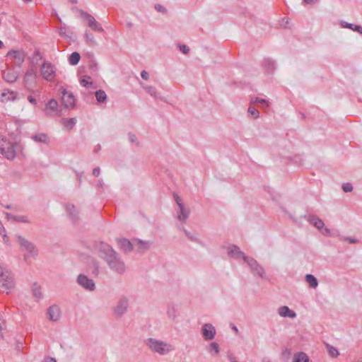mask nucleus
<instances>
[{
  "label": "nucleus",
  "instance_id": "1",
  "mask_svg": "<svg viewBox=\"0 0 362 362\" xmlns=\"http://www.w3.org/2000/svg\"><path fill=\"white\" fill-rule=\"evenodd\" d=\"M98 256L108 265L109 268L119 274L125 272L124 262L121 259L118 253L108 244L101 242L97 246Z\"/></svg>",
  "mask_w": 362,
  "mask_h": 362
},
{
  "label": "nucleus",
  "instance_id": "2",
  "mask_svg": "<svg viewBox=\"0 0 362 362\" xmlns=\"http://www.w3.org/2000/svg\"><path fill=\"white\" fill-rule=\"evenodd\" d=\"M22 151L18 143H11L6 136L0 134V152L8 160H13L17 153Z\"/></svg>",
  "mask_w": 362,
  "mask_h": 362
},
{
  "label": "nucleus",
  "instance_id": "3",
  "mask_svg": "<svg viewBox=\"0 0 362 362\" xmlns=\"http://www.w3.org/2000/svg\"><path fill=\"white\" fill-rule=\"evenodd\" d=\"M148 349L160 355H165L173 350L171 344L154 338H148L145 341Z\"/></svg>",
  "mask_w": 362,
  "mask_h": 362
},
{
  "label": "nucleus",
  "instance_id": "4",
  "mask_svg": "<svg viewBox=\"0 0 362 362\" xmlns=\"http://www.w3.org/2000/svg\"><path fill=\"white\" fill-rule=\"evenodd\" d=\"M18 242L22 250H25L27 252L24 255L25 261H28L30 257H36L38 254V250L34 243L26 240L21 235L17 236Z\"/></svg>",
  "mask_w": 362,
  "mask_h": 362
},
{
  "label": "nucleus",
  "instance_id": "5",
  "mask_svg": "<svg viewBox=\"0 0 362 362\" xmlns=\"http://www.w3.org/2000/svg\"><path fill=\"white\" fill-rule=\"evenodd\" d=\"M14 281L13 276L8 272H4L0 267V291L8 293L13 288Z\"/></svg>",
  "mask_w": 362,
  "mask_h": 362
},
{
  "label": "nucleus",
  "instance_id": "6",
  "mask_svg": "<svg viewBox=\"0 0 362 362\" xmlns=\"http://www.w3.org/2000/svg\"><path fill=\"white\" fill-rule=\"evenodd\" d=\"M244 261L248 264L253 276H259L262 279H264L266 277V273L264 268L253 257L244 256Z\"/></svg>",
  "mask_w": 362,
  "mask_h": 362
},
{
  "label": "nucleus",
  "instance_id": "7",
  "mask_svg": "<svg viewBox=\"0 0 362 362\" xmlns=\"http://www.w3.org/2000/svg\"><path fill=\"white\" fill-rule=\"evenodd\" d=\"M78 11L81 16L88 22V26L90 27L92 30L100 33L104 31L101 25L95 21V18L92 15L81 9H79Z\"/></svg>",
  "mask_w": 362,
  "mask_h": 362
},
{
  "label": "nucleus",
  "instance_id": "8",
  "mask_svg": "<svg viewBox=\"0 0 362 362\" xmlns=\"http://www.w3.org/2000/svg\"><path fill=\"white\" fill-rule=\"evenodd\" d=\"M77 283L86 290L92 291L95 288V284L93 279H89L85 274H79L77 277Z\"/></svg>",
  "mask_w": 362,
  "mask_h": 362
},
{
  "label": "nucleus",
  "instance_id": "9",
  "mask_svg": "<svg viewBox=\"0 0 362 362\" xmlns=\"http://www.w3.org/2000/svg\"><path fill=\"white\" fill-rule=\"evenodd\" d=\"M41 75L47 81H52L55 74L51 63L44 62L41 66Z\"/></svg>",
  "mask_w": 362,
  "mask_h": 362
},
{
  "label": "nucleus",
  "instance_id": "10",
  "mask_svg": "<svg viewBox=\"0 0 362 362\" xmlns=\"http://www.w3.org/2000/svg\"><path fill=\"white\" fill-rule=\"evenodd\" d=\"M62 93V100L64 107L66 108H74L75 107L76 103V100L74 95L71 93L68 92L65 89H63Z\"/></svg>",
  "mask_w": 362,
  "mask_h": 362
},
{
  "label": "nucleus",
  "instance_id": "11",
  "mask_svg": "<svg viewBox=\"0 0 362 362\" xmlns=\"http://www.w3.org/2000/svg\"><path fill=\"white\" fill-rule=\"evenodd\" d=\"M202 333L205 340H211L215 337L216 329L211 324H205L202 328Z\"/></svg>",
  "mask_w": 362,
  "mask_h": 362
},
{
  "label": "nucleus",
  "instance_id": "12",
  "mask_svg": "<svg viewBox=\"0 0 362 362\" xmlns=\"http://www.w3.org/2000/svg\"><path fill=\"white\" fill-rule=\"evenodd\" d=\"M36 81V72L33 69H29L24 76V86L26 88L32 87Z\"/></svg>",
  "mask_w": 362,
  "mask_h": 362
},
{
  "label": "nucleus",
  "instance_id": "13",
  "mask_svg": "<svg viewBox=\"0 0 362 362\" xmlns=\"http://www.w3.org/2000/svg\"><path fill=\"white\" fill-rule=\"evenodd\" d=\"M2 77L8 83H14L18 78V72L8 68L2 71Z\"/></svg>",
  "mask_w": 362,
  "mask_h": 362
},
{
  "label": "nucleus",
  "instance_id": "14",
  "mask_svg": "<svg viewBox=\"0 0 362 362\" xmlns=\"http://www.w3.org/2000/svg\"><path fill=\"white\" fill-rule=\"evenodd\" d=\"M129 306V300L125 297L119 299L117 305L115 308V312L118 315H122L125 313Z\"/></svg>",
  "mask_w": 362,
  "mask_h": 362
},
{
  "label": "nucleus",
  "instance_id": "15",
  "mask_svg": "<svg viewBox=\"0 0 362 362\" xmlns=\"http://www.w3.org/2000/svg\"><path fill=\"white\" fill-rule=\"evenodd\" d=\"M7 57H13L16 62V64L20 66L25 60V54L23 51L11 49L7 53Z\"/></svg>",
  "mask_w": 362,
  "mask_h": 362
},
{
  "label": "nucleus",
  "instance_id": "16",
  "mask_svg": "<svg viewBox=\"0 0 362 362\" xmlns=\"http://www.w3.org/2000/svg\"><path fill=\"white\" fill-rule=\"evenodd\" d=\"M66 209L72 223H77L79 220V216L78 211L76 210V206L73 204H67L66 205Z\"/></svg>",
  "mask_w": 362,
  "mask_h": 362
},
{
  "label": "nucleus",
  "instance_id": "17",
  "mask_svg": "<svg viewBox=\"0 0 362 362\" xmlns=\"http://www.w3.org/2000/svg\"><path fill=\"white\" fill-rule=\"evenodd\" d=\"M228 255L236 259L243 258V260L244 256H246L245 253L240 250V247L235 245H232L228 247Z\"/></svg>",
  "mask_w": 362,
  "mask_h": 362
},
{
  "label": "nucleus",
  "instance_id": "18",
  "mask_svg": "<svg viewBox=\"0 0 362 362\" xmlns=\"http://www.w3.org/2000/svg\"><path fill=\"white\" fill-rule=\"evenodd\" d=\"M117 243L119 247L125 253H129L133 250V245L128 239H118Z\"/></svg>",
  "mask_w": 362,
  "mask_h": 362
},
{
  "label": "nucleus",
  "instance_id": "19",
  "mask_svg": "<svg viewBox=\"0 0 362 362\" xmlns=\"http://www.w3.org/2000/svg\"><path fill=\"white\" fill-rule=\"evenodd\" d=\"M178 207L180 211L177 212V218L181 221L186 222L189 216L190 210L186 208L185 204H179Z\"/></svg>",
  "mask_w": 362,
  "mask_h": 362
},
{
  "label": "nucleus",
  "instance_id": "20",
  "mask_svg": "<svg viewBox=\"0 0 362 362\" xmlns=\"http://www.w3.org/2000/svg\"><path fill=\"white\" fill-rule=\"evenodd\" d=\"M17 98V93L9 90H5L1 93V98L0 101L2 103L7 102L9 100L14 101Z\"/></svg>",
  "mask_w": 362,
  "mask_h": 362
},
{
  "label": "nucleus",
  "instance_id": "21",
  "mask_svg": "<svg viewBox=\"0 0 362 362\" xmlns=\"http://www.w3.org/2000/svg\"><path fill=\"white\" fill-rule=\"evenodd\" d=\"M308 221L318 230L322 229L325 226L323 221L315 215L310 216Z\"/></svg>",
  "mask_w": 362,
  "mask_h": 362
},
{
  "label": "nucleus",
  "instance_id": "22",
  "mask_svg": "<svg viewBox=\"0 0 362 362\" xmlns=\"http://www.w3.org/2000/svg\"><path fill=\"white\" fill-rule=\"evenodd\" d=\"M278 313L281 317H296V313L286 305L280 307Z\"/></svg>",
  "mask_w": 362,
  "mask_h": 362
},
{
  "label": "nucleus",
  "instance_id": "23",
  "mask_svg": "<svg viewBox=\"0 0 362 362\" xmlns=\"http://www.w3.org/2000/svg\"><path fill=\"white\" fill-rule=\"evenodd\" d=\"M47 317H59L61 315V310L59 305H52L49 306L47 311Z\"/></svg>",
  "mask_w": 362,
  "mask_h": 362
},
{
  "label": "nucleus",
  "instance_id": "24",
  "mask_svg": "<svg viewBox=\"0 0 362 362\" xmlns=\"http://www.w3.org/2000/svg\"><path fill=\"white\" fill-rule=\"evenodd\" d=\"M31 139L37 143L48 144L49 138L48 136L45 133H39L34 134L31 136Z\"/></svg>",
  "mask_w": 362,
  "mask_h": 362
},
{
  "label": "nucleus",
  "instance_id": "25",
  "mask_svg": "<svg viewBox=\"0 0 362 362\" xmlns=\"http://www.w3.org/2000/svg\"><path fill=\"white\" fill-rule=\"evenodd\" d=\"M305 279L306 282L309 284V286L311 288H315L316 287H317L318 281L314 275L308 274L305 275Z\"/></svg>",
  "mask_w": 362,
  "mask_h": 362
},
{
  "label": "nucleus",
  "instance_id": "26",
  "mask_svg": "<svg viewBox=\"0 0 362 362\" xmlns=\"http://www.w3.org/2000/svg\"><path fill=\"white\" fill-rule=\"evenodd\" d=\"M84 37L86 42L88 46L94 47L97 45V42L95 41L93 35L88 31L85 32Z\"/></svg>",
  "mask_w": 362,
  "mask_h": 362
},
{
  "label": "nucleus",
  "instance_id": "27",
  "mask_svg": "<svg viewBox=\"0 0 362 362\" xmlns=\"http://www.w3.org/2000/svg\"><path fill=\"white\" fill-rule=\"evenodd\" d=\"M263 64L265 69L268 72H272L275 69L274 62L270 58L264 59Z\"/></svg>",
  "mask_w": 362,
  "mask_h": 362
},
{
  "label": "nucleus",
  "instance_id": "28",
  "mask_svg": "<svg viewBox=\"0 0 362 362\" xmlns=\"http://www.w3.org/2000/svg\"><path fill=\"white\" fill-rule=\"evenodd\" d=\"M81 55L77 52H72L69 57V62L71 65H76L78 64Z\"/></svg>",
  "mask_w": 362,
  "mask_h": 362
},
{
  "label": "nucleus",
  "instance_id": "29",
  "mask_svg": "<svg viewBox=\"0 0 362 362\" xmlns=\"http://www.w3.org/2000/svg\"><path fill=\"white\" fill-rule=\"evenodd\" d=\"M342 26L344 28L351 29L355 32H358L360 34H362V27L361 25H354L346 22H342Z\"/></svg>",
  "mask_w": 362,
  "mask_h": 362
},
{
  "label": "nucleus",
  "instance_id": "30",
  "mask_svg": "<svg viewBox=\"0 0 362 362\" xmlns=\"http://www.w3.org/2000/svg\"><path fill=\"white\" fill-rule=\"evenodd\" d=\"M308 356L303 352H299L295 354L293 358V362H308Z\"/></svg>",
  "mask_w": 362,
  "mask_h": 362
},
{
  "label": "nucleus",
  "instance_id": "31",
  "mask_svg": "<svg viewBox=\"0 0 362 362\" xmlns=\"http://www.w3.org/2000/svg\"><path fill=\"white\" fill-rule=\"evenodd\" d=\"M96 100L98 103H103L107 99V95L103 90H99L95 92Z\"/></svg>",
  "mask_w": 362,
  "mask_h": 362
},
{
  "label": "nucleus",
  "instance_id": "32",
  "mask_svg": "<svg viewBox=\"0 0 362 362\" xmlns=\"http://www.w3.org/2000/svg\"><path fill=\"white\" fill-rule=\"evenodd\" d=\"M143 88L149 95H151L153 98H159V93L156 91V89L153 86H143Z\"/></svg>",
  "mask_w": 362,
  "mask_h": 362
},
{
  "label": "nucleus",
  "instance_id": "33",
  "mask_svg": "<svg viewBox=\"0 0 362 362\" xmlns=\"http://www.w3.org/2000/svg\"><path fill=\"white\" fill-rule=\"evenodd\" d=\"M138 250H148L151 246V243L149 241H143L138 240H136Z\"/></svg>",
  "mask_w": 362,
  "mask_h": 362
},
{
  "label": "nucleus",
  "instance_id": "34",
  "mask_svg": "<svg viewBox=\"0 0 362 362\" xmlns=\"http://www.w3.org/2000/svg\"><path fill=\"white\" fill-rule=\"evenodd\" d=\"M326 347H327V350L331 357L336 358L339 356V351L335 347H334L328 344H326Z\"/></svg>",
  "mask_w": 362,
  "mask_h": 362
},
{
  "label": "nucleus",
  "instance_id": "35",
  "mask_svg": "<svg viewBox=\"0 0 362 362\" xmlns=\"http://www.w3.org/2000/svg\"><path fill=\"white\" fill-rule=\"evenodd\" d=\"M209 351L211 353L212 351H214V354L213 355H218V353H219V346L218 344L216 343V342H212L210 344L209 346Z\"/></svg>",
  "mask_w": 362,
  "mask_h": 362
},
{
  "label": "nucleus",
  "instance_id": "36",
  "mask_svg": "<svg viewBox=\"0 0 362 362\" xmlns=\"http://www.w3.org/2000/svg\"><path fill=\"white\" fill-rule=\"evenodd\" d=\"M11 220L16 221V222H21V223H29L28 218L25 216H11Z\"/></svg>",
  "mask_w": 362,
  "mask_h": 362
},
{
  "label": "nucleus",
  "instance_id": "37",
  "mask_svg": "<svg viewBox=\"0 0 362 362\" xmlns=\"http://www.w3.org/2000/svg\"><path fill=\"white\" fill-rule=\"evenodd\" d=\"M64 125L69 127L70 129H71L76 123V119L74 117L69 119H64Z\"/></svg>",
  "mask_w": 362,
  "mask_h": 362
},
{
  "label": "nucleus",
  "instance_id": "38",
  "mask_svg": "<svg viewBox=\"0 0 362 362\" xmlns=\"http://www.w3.org/2000/svg\"><path fill=\"white\" fill-rule=\"evenodd\" d=\"M183 232L185 233V235L188 238V239H189L191 241L201 243V241L197 238L196 235L192 234L185 228H183Z\"/></svg>",
  "mask_w": 362,
  "mask_h": 362
},
{
  "label": "nucleus",
  "instance_id": "39",
  "mask_svg": "<svg viewBox=\"0 0 362 362\" xmlns=\"http://www.w3.org/2000/svg\"><path fill=\"white\" fill-rule=\"evenodd\" d=\"M32 291H33V296L35 298H41L42 293H41V291H40V287L38 286L36 284H35L33 286Z\"/></svg>",
  "mask_w": 362,
  "mask_h": 362
},
{
  "label": "nucleus",
  "instance_id": "40",
  "mask_svg": "<svg viewBox=\"0 0 362 362\" xmlns=\"http://www.w3.org/2000/svg\"><path fill=\"white\" fill-rule=\"evenodd\" d=\"M47 108H48L50 110H55L58 107V103L57 101L54 99H51L48 103L46 105Z\"/></svg>",
  "mask_w": 362,
  "mask_h": 362
},
{
  "label": "nucleus",
  "instance_id": "41",
  "mask_svg": "<svg viewBox=\"0 0 362 362\" xmlns=\"http://www.w3.org/2000/svg\"><path fill=\"white\" fill-rule=\"evenodd\" d=\"M247 112L253 118H258L259 116V111L253 107H249Z\"/></svg>",
  "mask_w": 362,
  "mask_h": 362
},
{
  "label": "nucleus",
  "instance_id": "42",
  "mask_svg": "<svg viewBox=\"0 0 362 362\" xmlns=\"http://www.w3.org/2000/svg\"><path fill=\"white\" fill-rule=\"evenodd\" d=\"M342 189L344 192H351L353 190V186L349 182L344 183L342 185Z\"/></svg>",
  "mask_w": 362,
  "mask_h": 362
},
{
  "label": "nucleus",
  "instance_id": "43",
  "mask_svg": "<svg viewBox=\"0 0 362 362\" xmlns=\"http://www.w3.org/2000/svg\"><path fill=\"white\" fill-rule=\"evenodd\" d=\"M155 9L158 11V12H160L162 13H167L168 12V10L166 8H165L163 6H162L161 4H155Z\"/></svg>",
  "mask_w": 362,
  "mask_h": 362
},
{
  "label": "nucleus",
  "instance_id": "44",
  "mask_svg": "<svg viewBox=\"0 0 362 362\" xmlns=\"http://www.w3.org/2000/svg\"><path fill=\"white\" fill-rule=\"evenodd\" d=\"M340 239L342 240L347 241L351 244H356L358 243V240L356 238L352 237H341Z\"/></svg>",
  "mask_w": 362,
  "mask_h": 362
},
{
  "label": "nucleus",
  "instance_id": "45",
  "mask_svg": "<svg viewBox=\"0 0 362 362\" xmlns=\"http://www.w3.org/2000/svg\"><path fill=\"white\" fill-rule=\"evenodd\" d=\"M180 50L185 54H187L189 52V48L186 45H180Z\"/></svg>",
  "mask_w": 362,
  "mask_h": 362
},
{
  "label": "nucleus",
  "instance_id": "46",
  "mask_svg": "<svg viewBox=\"0 0 362 362\" xmlns=\"http://www.w3.org/2000/svg\"><path fill=\"white\" fill-rule=\"evenodd\" d=\"M128 137L131 143L132 144H136V145H139V143L136 142V136L134 134L129 133Z\"/></svg>",
  "mask_w": 362,
  "mask_h": 362
},
{
  "label": "nucleus",
  "instance_id": "47",
  "mask_svg": "<svg viewBox=\"0 0 362 362\" xmlns=\"http://www.w3.org/2000/svg\"><path fill=\"white\" fill-rule=\"evenodd\" d=\"M80 83H81V86H83L84 87H88L89 86H91L93 84V82L92 81H87L85 78H81L80 80Z\"/></svg>",
  "mask_w": 362,
  "mask_h": 362
},
{
  "label": "nucleus",
  "instance_id": "48",
  "mask_svg": "<svg viewBox=\"0 0 362 362\" xmlns=\"http://www.w3.org/2000/svg\"><path fill=\"white\" fill-rule=\"evenodd\" d=\"M68 28L66 27H61L59 30V35L61 36H69L67 33Z\"/></svg>",
  "mask_w": 362,
  "mask_h": 362
},
{
  "label": "nucleus",
  "instance_id": "49",
  "mask_svg": "<svg viewBox=\"0 0 362 362\" xmlns=\"http://www.w3.org/2000/svg\"><path fill=\"white\" fill-rule=\"evenodd\" d=\"M321 233L325 235V236H331V230L330 229L327 228H323L322 229L320 230Z\"/></svg>",
  "mask_w": 362,
  "mask_h": 362
},
{
  "label": "nucleus",
  "instance_id": "50",
  "mask_svg": "<svg viewBox=\"0 0 362 362\" xmlns=\"http://www.w3.org/2000/svg\"><path fill=\"white\" fill-rule=\"evenodd\" d=\"M141 76L144 80H148L149 78V74L146 71L144 70L141 73Z\"/></svg>",
  "mask_w": 362,
  "mask_h": 362
},
{
  "label": "nucleus",
  "instance_id": "51",
  "mask_svg": "<svg viewBox=\"0 0 362 362\" xmlns=\"http://www.w3.org/2000/svg\"><path fill=\"white\" fill-rule=\"evenodd\" d=\"M228 358L230 362H238L236 357L230 353L228 354Z\"/></svg>",
  "mask_w": 362,
  "mask_h": 362
},
{
  "label": "nucleus",
  "instance_id": "52",
  "mask_svg": "<svg viewBox=\"0 0 362 362\" xmlns=\"http://www.w3.org/2000/svg\"><path fill=\"white\" fill-rule=\"evenodd\" d=\"M252 102L255 103H265L267 105H268L267 102L264 99H261L259 98H255V100H252Z\"/></svg>",
  "mask_w": 362,
  "mask_h": 362
},
{
  "label": "nucleus",
  "instance_id": "53",
  "mask_svg": "<svg viewBox=\"0 0 362 362\" xmlns=\"http://www.w3.org/2000/svg\"><path fill=\"white\" fill-rule=\"evenodd\" d=\"M174 198H175V200L177 204V206H179V204H184V203L182 202L181 198L176 194H174Z\"/></svg>",
  "mask_w": 362,
  "mask_h": 362
},
{
  "label": "nucleus",
  "instance_id": "54",
  "mask_svg": "<svg viewBox=\"0 0 362 362\" xmlns=\"http://www.w3.org/2000/svg\"><path fill=\"white\" fill-rule=\"evenodd\" d=\"M100 173V168L99 167H96L93 170V175L95 177H98Z\"/></svg>",
  "mask_w": 362,
  "mask_h": 362
},
{
  "label": "nucleus",
  "instance_id": "55",
  "mask_svg": "<svg viewBox=\"0 0 362 362\" xmlns=\"http://www.w3.org/2000/svg\"><path fill=\"white\" fill-rule=\"evenodd\" d=\"M89 69L93 71L98 69V65L95 62H93L90 64Z\"/></svg>",
  "mask_w": 362,
  "mask_h": 362
},
{
  "label": "nucleus",
  "instance_id": "56",
  "mask_svg": "<svg viewBox=\"0 0 362 362\" xmlns=\"http://www.w3.org/2000/svg\"><path fill=\"white\" fill-rule=\"evenodd\" d=\"M4 325V320L3 318H0V337H3V334H2V329H3V325Z\"/></svg>",
  "mask_w": 362,
  "mask_h": 362
},
{
  "label": "nucleus",
  "instance_id": "57",
  "mask_svg": "<svg viewBox=\"0 0 362 362\" xmlns=\"http://www.w3.org/2000/svg\"><path fill=\"white\" fill-rule=\"evenodd\" d=\"M28 100L32 104H36L37 103L36 99L33 96H32V95H28Z\"/></svg>",
  "mask_w": 362,
  "mask_h": 362
},
{
  "label": "nucleus",
  "instance_id": "58",
  "mask_svg": "<svg viewBox=\"0 0 362 362\" xmlns=\"http://www.w3.org/2000/svg\"><path fill=\"white\" fill-rule=\"evenodd\" d=\"M303 1L307 4H315L318 0H303Z\"/></svg>",
  "mask_w": 362,
  "mask_h": 362
},
{
  "label": "nucleus",
  "instance_id": "59",
  "mask_svg": "<svg viewBox=\"0 0 362 362\" xmlns=\"http://www.w3.org/2000/svg\"><path fill=\"white\" fill-rule=\"evenodd\" d=\"M3 234H6V230L3 225L1 224L0 226V235L3 236Z\"/></svg>",
  "mask_w": 362,
  "mask_h": 362
},
{
  "label": "nucleus",
  "instance_id": "60",
  "mask_svg": "<svg viewBox=\"0 0 362 362\" xmlns=\"http://www.w3.org/2000/svg\"><path fill=\"white\" fill-rule=\"evenodd\" d=\"M3 238L5 243L8 244V238L6 234H3Z\"/></svg>",
  "mask_w": 362,
  "mask_h": 362
},
{
  "label": "nucleus",
  "instance_id": "61",
  "mask_svg": "<svg viewBox=\"0 0 362 362\" xmlns=\"http://www.w3.org/2000/svg\"><path fill=\"white\" fill-rule=\"evenodd\" d=\"M45 362H57L54 358H47L45 359Z\"/></svg>",
  "mask_w": 362,
  "mask_h": 362
},
{
  "label": "nucleus",
  "instance_id": "62",
  "mask_svg": "<svg viewBox=\"0 0 362 362\" xmlns=\"http://www.w3.org/2000/svg\"><path fill=\"white\" fill-rule=\"evenodd\" d=\"M5 216H6V218H7V219H8V220H9V219H11V216L12 215H11V214H10L9 213L6 212V213H5Z\"/></svg>",
  "mask_w": 362,
  "mask_h": 362
},
{
  "label": "nucleus",
  "instance_id": "63",
  "mask_svg": "<svg viewBox=\"0 0 362 362\" xmlns=\"http://www.w3.org/2000/svg\"><path fill=\"white\" fill-rule=\"evenodd\" d=\"M35 55H36V56L39 57L40 59H42V55L40 54V53L38 51L35 52Z\"/></svg>",
  "mask_w": 362,
  "mask_h": 362
},
{
  "label": "nucleus",
  "instance_id": "64",
  "mask_svg": "<svg viewBox=\"0 0 362 362\" xmlns=\"http://www.w3.org/2000/svg\"><path fill=\"white\" fill-rule=\"evenodd\" d=\"M4 208H6V209H12V206H11V205H8V204H7V205H4Z\"/></svg>",
  "mask_w": 362,
  "mask_h": 362
}]
</instances>
